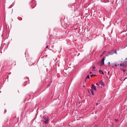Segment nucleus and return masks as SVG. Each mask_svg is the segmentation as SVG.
<instances>
[{
	"instance_id": "f257e3e1",
	"label": "nucleus",
	"mask_w": 127,
	"mask_h": 127,
	"mask_svg": "<svg viewBox=\"0 0 127 127\" xmlns=\"http://www.w3.org/2000/svg\"><path fill=\"white\" fill-rule=\"evenodd\" d=\"M127 64V58H126L124 61L122 62L120 64V65L123 67H125Z\"/></svg>"
},
{
	"instance_id": "f03ea898",
	"label": "nucleus",
	"mask_w": 127,
	"mask_h": 127,
	"mask_svg": "<svg viewBox=\"0 0 127 127\" xmlns=\"http://www.w3.org/2000/svg\"><path fill=\"white\" fill-rule=\"evenodd\" d=\"M105 58V57H104V58H103L102 59V61L100 65L101 66L102 65L104 64V61Z\"/></svg>"
},
{
	"instance_id": "7ed1b4c3",
	"label": "nucleus",
	"mask_w": 127,
	"mask_h": 127,
	"mask_svg": "<svg viewBox=\"0 0 127 127\" xmlns=\"http://www.w3.org/2000/svg\"><path fill=\"white\" fill-rule=\"evenodd\" d=\"M91 89L92 90H94L95 91L96 90L95 86L93 84H92V85Z\"/></svg>"
},
{
	"instance_id": "20e7f679",
	"label": "nucleus",
	"mask_w": 127,
	"mask_h": 127,
	"mask_svg": "<svg viewBox=\"0 0 127 127\" xmlns=\"http://www.w3.org/2000/svg\"><path fill=\"white\" fill-rule=\"evenodd\" d=\"M114 53L113 51H111L109 52L108 54L106 55L105 56H108L109 55H112Z\"/></svg>"
},
{
	"instance_id": "39448f33",
	"label": "nucleus",
	"mask_w": 127,
	"mask_h": 127,
	"mask_svg": "<svg viewBox=\"0 0 127 127\" xmlns=\"http://www.w3.org/2000/svg\"><path fill=\"white\" fill-rule=\"evenodd\" d=\"M99 84L102 86H104V83L101 80L99 81Z\"/></svg>"
},
{
	"instance_id": "423d86ee",
	"label": "nucleus",
	"mask_w": 127,
	"mask_h": 127,
	"mask_svg": "<svg viewBox=\"0 0 127 127\" xmlns=\"http://www.w3.org/2000/svg\"><path fill=\"white\" fill-rule=\"evenodd\" d=\"M99 72L100 73L102 74H103L104 73L101 70H99Z\"/></svg>"
},
{
	"instance_id": "0eeeda50",
	"label": "nucleus",
	"mask_w": 127,
	"mask_h": 127,
	"mask_svg": "<svg viewBox=\"0 0 127 127\" xmlns=\"http://www.w3.org/2000/svg\"><path fill=\"white\" fill-rule=\"evenodd\" d=\"M44 122L45 123L47 124L48 123V120L47 119V120H45L44 121Z\"/></svg>"
},
{
	"instance_id": "6e6552de",
	"label": "nucleus",
	"mask_w": 127,
	"mask_h": 127,
	"mask_svg": "<svg viewBox=\"0 0 127 127\" xmlns=\"http://www.w3.org/2000/svg\"><path fill=\"white\" fill-rule=\"evenodd\" d=\"M96 76V75H95L92 74L90 75V76L91 77H92L94 76Z\"/></svg>"
},
{
	"instance_id": "1a4fd4ad",
	"label": "nucleus",
	"mask_w": 127,
	"mask_h": 127,
	"mask_svg": "<svg viewBox=\"0 0 127 127\" xmlns=\"http://www.w3.org/2000/svg\"><path fill=\"white\" fill-rule=\"evenodd\" d=\"M96 68L94 66L93 67V70H94Z\"/></svg>"
},
{
	"instance_id": "9d476101",
	"label": "nucleus",
	"mask_w": 127,
	"mask_h": 127,
	"mask_svg": "<svg viewBox=\"0 0 127 127\" xmlns=\"http://www.w3.org/2000/svg\"><path fill=\"white\" fill-rule=\"evenodd\" d=\"M89 77H90V76H89V75H88L87 77L86 78H89Z\"/></svg>"
},
{
	"instance_id": "9b49d317",
	"label": "nucleus",
	"mask_w": 127,
	"mask_h": 127,
	"mask_svg": "<svg viewBox=\"0 0 127 127\" xmlns=\"http://www.w3.org/2000/svg\"><path fill=\"white\" fill-rule=\"evenodd\" d=\"M91 92L92 94L93 95H94V93L92 91H91Z\"/></svg>"
},
{
	"instance_id": "f8f14e48",
	"label": "nucleus",
	"mask_w": 127,
	"mask_h": 127,
	"mask_svg": "<svg viewBox=\"0 0 127 127\" xmlns=\"http://www.w3.org/2000/svg\"><path fill=\"white\" fill-rule=\"evenodd\" d=\"M122 70L124 72L125 71V70L124 69H122Z\"/></svg>"
},
{
	"instance_id": "ddd939ff",
	"label": "nucleus",
	"mask_w": 127,
	"mask_h": 127,
	"mask_svg": "<svg viewBox=\"0 0 127 127\" xmlns=\"http://www.w3.org/2000/svg\"><path fill=\"white\" fill-rule=\"evenodd\" d=\"M96 85L97 86H98V87H99V84L98 83H96Z\"/></svg>"
},
{
	"instance_id": "4468645a",
	"label": "nucleus",
	"mask_w": 127,
	"mask_h": 127,
	"mask_svg": "<svg viewBox=\"0 0 127 127\" xmlns=\"http://www.w3.org/2000/svg\"><path fill=\"white\" fill-rule=\"evenodd\" d=\"M120 64H116L115 65V66H117L119 65Z\"/></svg>"
},
{
	"instance_id": "2eb2a0df",
	"label": "nucleus",
	"mask_w": 127,
	"mask_h": 127,
	"mask_svg": "<svg viewBox=\"0 0 127 127\" xmlns=\"http://www.w3.org/2000/svg\"><path fill=\"white\" fill-rule=\"evenodd\" d=\"M114 53H116V54H117V53L116 51H114Z\"/></svg>"
},
{
	"instance_id": "dca6fc26",
	"label": "nucleus",
	"mask_w": 127,
	"mask_h": 127,
	"mask_svg": "<svg viewBox=\"0 0 127 127\" xmlns=\"http://www.w3.org/2000/svg\"><path fill=\"white\" fill-rule=\"evenodd\" d=\"M48 46H46V48H48Z\"/></svg>"
},
{
	"instance_id": "f3484780",
	"label": "nucleus",
	"mask_w": 127,
	"mask_h": 127,
	"mask_svg": "<svg viewBox=\"0 0 127 127\" xmlns=\"http://www.w3.org/2000/svg\"><path fill=\"white\" fill-rule=\"evenodd\" d=\"M103 55V54H102V55H100V57H102Z\"/></svg>"
},
{
	"instance_id": "a211bd4d",
	"label": "nucleus",
	"mask_w": 127,
	"mask_h": 127,
	"mask_svg": "<svg viewBox=\"0 0 127 127\" xmlns=\"http://www.w3.org/2000/svg\"><path fill=\"white\" fill-rule=\"evenodd\" d=\"M108 64H110V62H108Z\"/></svg>"
},
{
	"instance_id": "6ab92c4d",
	"label": "nucleus",
	"mask_w": 127,
	"mask_h": 127,
	"mask_svg": "<svg viewBox=\"0 0 127 127\" xmlns=\"http://www.w3.org/2000/svg\"><path fill=\"white\" fill-rule=\"evenodd\" d=\"M50 86V84H49L48 86H47V87H48Z\"/></svg>"
},
{
	"instance_id": "aec40b11",
	"label": "nucleus",
	"mask_w": 127,
	"mask_h": 127,
	"mask_svg": "<svg viewBox=\"0 0 127 127\" xmlns=\"http://www.w3.org/2000/svg\"><path fill=\"white\" fill-rule=\"evenodd\" d=\"M105 51H104L103 53V54H103V55L104 53H105Z\"/></svg>"
},
{
	"instance_id": "412c9836",
	"label": "nucleus",
	"mask_w": 127,
	"mask_h": 127,
	"mask_svg": "<svg viewBox=\"0 0 127 127\" xmlns=\"http://www.w3.org/2000/svg\"><path fill=\"white\" fill-rule=\"evenodd\" d=\"M105 51H104L103 53V54H103V55L104 53H105Z\"/></svg>"
},
{
	"instance_id": "4be33fe9",
	"label": "nucleus",
	"mask_w": 127,
	"mask_h": 127,
	"mask_svg": "<svg viewBox=\"0 0 127 127\" xmlns=\"http://www.w3.org/2000/svg\"><path fill=\"white\" fill-rule=\"evenodd\" d=\"M98 105L97 103H96V105Z\"/></svg>"
},
{
	"instance_id": "5701e85b",
	"label": "nucleus",
	"mask_w": 127,
	"mask_h": 127,
	"mask_svg": "<svg viewBox=\"0 0 127 127\" xmlns=\"http://www.w3.org/2000/svg\"><path fill=\"white\" fill-rule=\"evenodd\" d=\"M92 73V72H90V74H91V73Z\"/></svg>"
},
{
	"instance_id": "b1692460",
	"label": "nucleus",
	"mask_w": 127,
	"mask_h": 127,
	"mask_svg": "<svg viewBox=\"0 0 127 127\" xmlns=\"http://www.w3.org/2000/svg\"><path fill=\"white\" fill-rule=\"evenodd\" d=\"M125 79H126V78H125V79H124V80H125Z\"/></svg>"
}]
</instances>
